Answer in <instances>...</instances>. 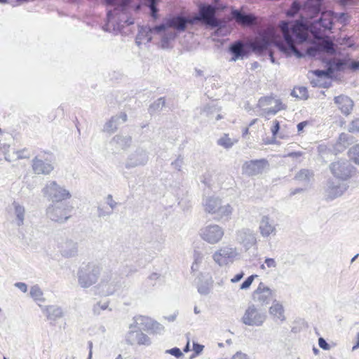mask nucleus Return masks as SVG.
Masks as SVG:
<instances>
[{
  "label": "nucleus",
  "instance_id": "obj_53",
  "mask_svg": "<svg viewBox=\"0 0 359 359\" xmlns=\"http://www.w3.org/2000/svg\"><path fill=\"white\" fill-rule=\"evenodd\" d=\"M311 73L316 76L318 78H323V77H327L330 78V74H328V70L327 68L325 70H320V69H316L314 71H312Z\"/></svg>",
  "mask_w": 359,
  "mask_h": 359
},
{
  "label": "nucleus",
  "instance_id": "obj_54",
  "mask_svg": "<svg viewBox=\"0 0 359 359\" xmlns=\"http://www.w3.org/2000/svg\"><path fill=\"white\" fill-rule=\"evenodd\" d=\"M348 131L351 133H359V118L353 120L348 126Z\"/></svg>",
  "mask_w": 359,
  "mask_h": 359
},
{
  "label": "nucleus",
  "instance_id": "obj_39",
  "mask_svg": "<svg viewBox=\"0 0 359 359\" xmlns=\"http://www.w3.org/2000/svg\"><path fill=\"white\" fill-rule=\"evenodd\" d=\"M313 177V172L308 169L300 170L295 175V179L305 184H309Z\"/></svg>",
  "mask_w": 359,
  "mask_h": 359
},
{
  "label": "nucleus",
  "instance_id": "obj_63",
  "mask_svg": "<svg viewBox=\"0 0 359 359\" xmlns=\"http://www.w3.org/2000/svg\"><path fill=\"white\" fill-rule=\"evenodd\" d=\"M280 130V123L278 121H273V127L271 128V133L273 134V135H276V134L278 133Z\"/></svg>",
  "mask_w": 359,
  "mask_h": 359
},
{
  "label": "nucleus",
  "instance_id": "obj_48",
  "mask_svg": "<svg viewBox=\"0 0 359 359\" xmlns=\"http://www.w3.org/2000/svg\"><path fill=\"white\" fill-rule=\"evenodd\" d=\"M164 330V327L160 324L159 323L154 321L152 320L151 326L149 327L148 331L156 333V334H160Z\"/></svg>",
  "mask_w": 359,
  "mask_h": 359
},
{
  "label": "nucleus",
  "instance_id": "obj_20",
  "mask_svg": "<svg viewBox=\"0 0 359 359\" xmlns=\"http://www.w3.org/2000/svg\"><path fill=\"white\" fill-rule=\"evenodd\" d=\"M231 17L242 26H252L257 24V18L251 14L242 12L238 9L232 8Z\"/></svg>",
  "mask_w": 359,
  "mask_h": 359
},
{
  "label": "nucleus",
  "instance_id": "obj_26",
  "mask_svg": "<svg viewBox=\"0 0 359 359\" xmlns=\"http://www.w3.org/2000/svg\"><path fill=\"white\" fill-rule=\"evenodd\" d=\"M334 102L337 104L341 111L345 115H348L353 107V100L348 96L344 95L335 97Z\"/></svg>",
  "mask_w": 359,
  "mask_h": 359
},
{
  "label": "nucleus",
  "instance_id": "obj_34",
  "mask_svg": "<svg viewBox=\"0 0 359 359\" xmlns=\"http://www.w3.org/2000/svg\"><path fill=\"white\" fill-rule=\"evenodd\" d=\"M31 154L29 151L25 148L20 150H13L11 154L7 155L6 161L12 162L20 159L29 158Z\"/></svg>",
  "mask_w": 359,
  "mask_h": 359
},
{
  "label": "nucleus",
  "instance_id": "obj_24",
  "mask_svg": "<svg viewBox=\"0 0 359 359\" xmlns=\"http://www.w3.org/2000/svg\"><path fill=\"white\" fill-rule=\"evenodd\" d=\"M58 248L64 257H73L77 255L78 244L72 240L66 239L59 243Z\"/></svg>",
  "mask_w": 359,
  "mask_h": 359
},
{
  "label": "nucleus",
  "instance_id": "obj_6",
  "mask_svg": "<svg viewBox=\"0 0 359 359\" xmlns=\"http://www.w3.org/2000/svg\"><path fill=\"white\" fill-rule=\"evenodd\" d=\"M42 194L53 203L62 202L71 198L70 192L63 187L59 185L55 181H49L42 189Z\"/></svg>",
  "mask_w": 359,
  "mask_h": 359
},
{
  "label": "nucleus",
  "instance_id": "obj_15",
  "mask_svg": "<svg viewBox=\"0 0 359 359\" xmlns=\"http://www.w3.org/2000/svg\"><path fill=\"white\" fill-rule=\"evenodd\" d=\"M148 160L149 156L147 151L142 148H137L133 153L128 156L125 165L128 169L144 165Z\"/></svg>",
  "mask_w": 359,
  "mask_h": 359
},
{
  "label": "nucleus",
  "instance_id": "obj_52",
  "mask_svg": "<svg viewBox=\"0 0 359 359\" xmlns=\"http://www.w3.org/2000/svg\"><path fill=\"white\" fill-rule=\"evenodd\" d=\"M273 98L271 97H261L258 101V106L263 107L272 104Z\"/></svg>",
  "mask_w": 359,
  "mask_h": 359
},
{
  "label": "nucleus",
  "instance_id": "obj_57",
  "mask_svg": "<svg viewBox=\"0 0 359 359\" xmlns=\"http://www.w3.org/2000/svg\"><path fill=\"white\" fill-rule=\"evenodd\" d=\"M318 345L323 350L327 351L330 349V344L323 337L318 339Z\"/></svg>",
  "mask_w": 359,
  "mask_h": 359
},
{
  "label": "nucleus",
  "instance_id": "obj_10",
  "mask_svg": "<svg viewBox=\"0 0 359 359\" xmlns=\"http://www.w3.org/2000/svg\"><path fill=\"white\" fill-rule=\"evenodd\" d=\"M238 256L236 248L224 246L217 250L212 255L213 260L220 266L233 263Z\"/></svg>",
  "mask_w": 359,
  "mask_h": 359
},
{
  "label": "nucleus",
  "instance_id": "obj_19",
  "mask_svg": "<svg viewBox=\"0 0 359 359\" xmlns=\"http://www.w3.org/2000/svg\"><path fill=\"white\" fill-rule=\"evenodd\" d=\"M272 290L261 282L257 288L252 293V299L255 302L262 305L269 304L271 300Z\"/></svg>",
  "mask_w": 359,
  "mask_h": 359
},
{
  "label": "nucleus",
  "instance_id": "obj_44",
  "mask_svg": "<svg viewBox=\"0 0 359 359\" xmlns=\"http://www.w3.org/2000/svg\"><path fill=\"white\" fill-rule=\"evenodd\" d=\"M219 111V109L213 103L208 104L205 106L202 110V114H204L205 116L211 118H212L214 114L217 113Z\"/></svg>",
  "mask_w": 359,
  "mask_h": 359
},
{
  "label": "nucleus",
  "instance_id": "obj_11",
  "mask_svg": "<svg viewBox=\"0 0 359 359\" xmlns=\"http://www.w3.org/2000/svg\"><path fill=\"white\" fill-rule=\"evenodd\" d=\"M201 238L210 244H216L219 243L223 236L224 229L217 224H209L200 230Z\"/></svg>",
  "mask_w": 359,
  "mask_h": 359
},
{
  "label": "nucleus",
  "instance_id": "obj_13",
  "mask_svg": "<svg viewBox=\"0 0 359 359\" xmlns=\"http://www.w3.org/2000/svg\"><path fill=\"white\" fill-rule=\"evenodd\" d=\"M249 41H250L244 43L243 41L238 40L230 44L229 52L232 57L229 59V62H236L248 57L249 52L251 50L248 45Z\"/></svg>",
  "mask_w": 359,
  "mask_h": 359
},
{
  "label": "nucleus",
  "instance_id": "obj_47",
  "mask_svg": "<svg viewBox=\"0 0 359 359\" xmlns=\"http://www.w3.org/2000/svg\"><path fill=\"white\" fill-rule=\"evenodd\" d=\"M212 287V281L207 280L204 283H201L198 286V292L203 295H207L210 293Z\"/></svg>",
  "mask_w": 359,
  "mask_h": 359
},
{
  "label": "nucleus",
  "instance_id": "obj_14",
  "mask_svg": "<svg viewBox=\"0 0 359 359\" xmlns=\"http://www.w3.org/2000/svg\"><path fill=\"white\" fill-rule=\"evenodd\" d=\"M165 29V25H164V23L154 26V27L140 26L138 34L135 39L136 43L140 46L143 41H145L147 43L150 42L152 39L151 34L153 33H161Z\"/></svg>",
  "mask_w": 359,
  "mask_h": 359
},
{
  "label": "nucleus",
  "instance_id": "obj_7",
  "mask_svg": "<svg viewBox=\"0 0 359 359\" xmlns=\"http://www.w3.org/2000/svg\"><path fill=\"white\" fill-rule=\"evenodd\" d=\"M73 207L65 202L53 203L46 210L47 216L54 222H65L71 217Z\"/></svg>",
  "mask_w": 359,
  "mask_h": 359
},
{
  "label": "nucleus",
  "instance_id": "obj_41",
  "mask_svg": "<svg viewBox=\"0 0 359 359\" xmlns=\"http://www.w3.org/2000/svg\"><path fill=\"white\" fill-rule=\"evenodd\" d=\"M165 104V97H160L157 99L154 102L150 104L148 111L150 114L156 111H158L163 109Z\"/></svg>",
  "mask_w": 359,
  "mask_h": 359
},
{
  "label": "nucleus",
  "instance_id": "obj_42",
  "mask_svg": "<svg viewBox=\"0 0 359 359\" xmlns=\"http://www.w3.org/2000/svg\"><path fill=\"white\" fill-rule=\"evenodd\" d=\"M291 95L302 100H306L309 97L307 88L304 86L294 88L291 93Z\"/></svg>",
  "mask_w": 359,
  "mask_h": 359
},
{
  "label": "nucleus",
  "instance_id": "obj_50",
  "mask_svg": "<svg viewBox=\"0 0 359 359\" xmlns=\"http://www.w3.org/2000/svg\"><path fill=\"white\" fill-rule=\"evenodd\" d=\"M217 144L226 149H229L233 146V142L227 135H224L223 137L219 138L217 140Z\"/></svg>",
  "mask_w": 359,
  "mask_h": 359
},
{
  "label": "nucleus",
  "instance_id": "obj_22",
  "mask_svg": "<svg viewBox=\"0 0 359 359\" xmlns=\"http://www.w3.org/2000/svg\"><path fill=\"white\" fill-rule=\"evenodd\" d=\"M237 240L243 245L246 250L250 249L257 242L255 233L249 229H243L238 231Z\"/></svg>",
  "mask_w": 359,
  "mask_h": 359
},
{
  "label": "nucleus",
  "instance_id": "obj_5",
  "mask_svg": "<svg viewBox=\"0 0 359 359\" xmlns=\"http://www.w3.org/2000/svg\"><path fill=\"white\" fill-rule=\"evenodd\" d=\"M102 267L100 264L90 262L81 267L78 271V281L83 288H88L95 284L100 275Z\"/></svg>",
  "mask_w": 359,
  "mask_h": 359
},
{
  "label": "nucleus",
  "instance_id": "obj_35",
  "mask_svg": "<svg viewBox=\"0 0 359 359\" xmlns=\"http://www.w3.org/2000/svg\"><path fill=\"white\" fill-rule=\"evenodd\" d=\"M132 142V138L130 136H122L117 135L114 136L111 140V143L116 145L117 147L126 149L128 148Z\"/></svg>",
  "mask_w": 359,
  "mask_h": 359
},
{
  "label": "nucleus",
  "instance_id": "obj_60",
  "mask_svg": "<svg viewBox=\"0 0 359 359\" xmlns=\"http://www.w3.org/2000/svg\"><path fill=\"white\" fill-rule=\"evenodd\" d=\"M107 203L110 206L111 209H114L117 205V203L113 200L112 195L111 194H109L107 196Z\"/></svg>",
  "mask_w": 359,
  "mask_h": 359
},
{
  "label": "nucleus",
  "instance_id": "obj_38",
  "mask_svg": "<svg viewBox=\"0 0 359 359\" xmlns=\"http://www.w3.org/2000/svg\"><path fill=\"white\" fill-rule=\"evenodd\" d=\"M100 287L101 288L102 294L108 296L114 294L116 290V284H114V280L110 281L109 283L102 280L100 284Z\"/></svg>",
  "mask_w": 359,
  "mask_h": 359
},
{
  "label": "nucleus",
  "instance_id": "obj_3",
  "mask_svg": "<svg viewBox=\"0 0 359 359\" xmlns=\"http://www.w3.org/2000/svg\"><path fill=\"white\" fill-rule=\"evenodd\" d=\"M225 6L201 4L198 5V11L192 15L191 25L201 23L207 27L217 25L218 20L216 17L217 11H224Z\"/></svg>",
  "mask_w": 359,
  "mask_h": 359
},
{
  "label": "nucleus",
  "instance_id": "obj_46",
  "mask_svg": "<svg viewBox=\"0 0 359 359\" xmlns=\"http://www.w3.org/2000/svg\"><path fill=\"white\" fill-rule=\"evenodd\" d=\"M348 156L355 163L359 165V144L349 149Z\"/></svg>",
  "mask_w": 359,
  "mask_h": 359
},
{
  "label": "nucleus",
  "instance_id": "obj_21",
  "mask_svg": "<svg viewBox=\"0 0 359 359\" xmlns=\"http://www.w3.org/2000/svg\"><path fill=\"white\" fill-rule=\"evenodd\" d=\"M126 343L130 345L138 344L149 346L151 344L149 337L140 330H130L126 334Z\"/></svg>",
  "mask_w": 359,
  "mask_h": 359
},
{
  "label": "nucleus",
  "instance_id": "obj_43",
  "mask_svg": "<svg viewBox=\"0 0 359 359\" xmlns=\"http://www.w3.org/2000/svg\"><path fill=\"white\" fill-rule=\"evenodd\" d=\"M158 0H143V4L150 10V15L154 18H157L158 9L156 7Z\"/></svg>",
  "mask_w": 359,
  "mask_h": 359
},
{
  "label": "nucleus",
  "instance_id": "obj_37",
  "mask_svg": "<svg viewBox=\"0 0 359 359\" xmlns=\"http://www.w3.org/2000/svg\"><path fill=\"white\" fill-rule=\"evenodd\" d=\"M269 313L271 315L275 316L281 321H283L285 319L284 316L283 306L276 300L273 302V304L269 309Z\"/></svg>",
  "mask_w": 359,
  "mask_h": 359
},
{
  "label": "nucleus",
  "instance_id": "obj_61",
  "mask_svg": "<svg viewBox=\"0 0 359 359\" xmlns=\"http://www.w3.org/2000/svg\"><path fill=\"white\" fill-rule=\"evenodd\" d=\"M14 285L24 293L27 292V285L25 283L17 282Z\"/></svg>",
  "mask_w": 359,
  "mask_h": 359
},
{
  "label": "nucleus",
  "instance_id": "obj_56",
  "mask_svg": "<svg viewBox=\"0 0 359 359\" xmlns=\"http://www.w3.org/2000/svg\"><path fill=\"white\" fill-rule=\"evenodd\" d=\"M165 353L171 354L172 355H174L176 358H180V356H182L183 355L181 350L177 347H175V348L166 350Z\"/></svg>",
  "mask_w": 359,
  "mask_h": 359
},
{
  "label": "nucleus",
  "instance_id": "obj_1",
  "mask_svg": "<svg viewBox=\"0 0 359 359\" xmlns=\"http://www.w3.org/2000/svg\"><path fill=\"white\" fill-rule=\"evenodd\" d=\"M306 19L302 17L300 20L281 21L279 29L281 34L276 31L259 34L250 40L248 45L251 51L258 55L269 53L272 63L275 59L271 48L274 46L281 52L297 58L305 55L314 57L325 51H334L332 44H322L318 41H311L309 35L304 31Z\"/></svg>",
  "mask_w": 359,
  "mask_h": 359
},
{
  "label": "nucleus",
  "instance_id": "obj_4",
  "mask_svg": "<svg viewBox=\"0 0 359 359\" xmlns=\"http://www.w3.org/2000/svg\"><path fill=\"white\" fill-rule=\"evenodd\" d=\"M202 205L205 212L214 215L216 219L228 220L232 214L233 208L229 204H223L218 197L208 196L203 198Z\"/></svg>",
  "mask_w": 359,
  "mask_h": 359
},
{
  "label": "nucleus",
  "instance_id": "obj_18",
  "mask_svg": "<svg viewBox=\"0 0 359 359\" xmlns=\"http://www.w3.org/2000/svg\"><path fill=\"white\" fill-rule=\"evenodd\" d=\"M267 165L268 162L264 159L246 161L243 165V172L248 176L257 175L263 172Z\"/></svg>",
  "mask_w": 359,
  "mask_h": 359
},
{
  "label": "nucleus",
  "instance_id": "obj_55",
  "mask_svg": "<svg viewBox=\"0 0 359 359\" xmlns=\"http://www.w3.org/2000/svg\"><path fill=\"white\" fill-rule=\"evenodd\" d=\"M171 165L175 169L180 171L183 165V158L181 156H179L177 158L171 163Z\"/></svg>",
  "mask_w": 359,
  "mask_h": 359
},
{
  "label": "nucleus",
  "instance_id": "obj_33",
  "mask_svg": "<svg viewBox=\"0 0 359 359\" xmlns=\"http://www.w3.org/2000/svg\"><path fill=\"white\" fill-rule=\"evenodd\" d=\"M347 62L342 59H334L327 62L328 74L332 76L335 72L341 71L346 67Z\"/></svg>",
  "mask_w": 359,
  "mask_h": 359
},
{
  "label": "nucleus",
  "instance_id": "obj_36",
  "mask_svg": "<svg viewBox=\"0 0 359 359\" xmlns=\"http://www.w3.org/2000/svg\"><path fill=\"white\" fill-rule=\"evenodd\" d=\"M210 28L215 29V35L226 36L230 32V28L227 26V21L224 19H219L217 25Z\"/></svg>",
  "mask_w": 359,
  "mask_h": 359
},
{
  "label": "nucleus",
  "instance_id": "obj_30",
  "mask_svg": "<svg viewBox=\"0 0 359 359\" xmlns=\"http://www.w3.org/2000/svg\"><path fill=\"white\" fill-rule=\"evenodd\" d=\"M332 15L333 13L330 11L321 13V16L316 22V25H318L320 27L323 28V31L330 30L333 25Z\"/></svg>",
  "mask_w": 359,
  "mask_h": 359
},
{
  "label": "nucleus",
  "instance_id": "obj_16",
  "mask_svg": "<svg viewBox=\"0 0 359 359\" xmlns=\"http://www.w3.org/2000/svg\"><path fill=\"white\" fill-rule=\"evenodd\" d=\"M191 20L192 16L185 17L179 14L168 19L164 25L165 28H173L176 32H180L186 30L188 25H191Z\"/></svg>",
  "mask_w": 359,
  "mask_h": 359
},
{
  "label": "nucleus",
  "instance_id": "obj_12",
  "mask_svg": "<svg viewBox=\"0 0 359 359\" xmlns=\"http://www.w3.org/2000/svg\"><path fill=\"white\" fill-rule=\"evenodd\" d=\"M46 153L36 156L32 161V168L36 175H49L54 169L51 161L45 158Z\"/></svg>",
  "mask_w": 359,
  "mask_h": 359
},
{
  "label": "nucleus",
  "instance_id": "obj_17",
  "mask_svg": "<svg viewBox=\"0 0 359 359\" xmlns=\"http://www.w3.org/2000/svg\"><path fill=\"white\" fill-rule=\"evenodd\" d=\"M276 226L277 224L273 219L269 215H263L259 224V230L261 236L264 238L276 236L277 233Z\"/></svg>",
  "mask_w": 359,
  "mask_h": 359
},
{
  "label": "nucleus",
  "instance_id": "obj_40",
  "mask_svg": "<svg viewBox=\"0 0 359 359\" xmlns=\"http://www.w3.org/2000/svg\"><path fill=\"white\" fill-rule=\"evenodd\" d=\"M30 297L34 301L44 302L43 293L38 285H34L31 287L29 291Z\"/></svg>",
  "mask_w": 359,
  "mask_h": 359
},
{
  "label": "nucleus",
  "instance_id": "obj_45",
  "mask_svg": "<svg viewBox=\"0 0 359 359\" xmlns=\"http://www.w3.org/2000/svg\"><path fill=\"white\" fill-rule=\"evenodd\" d=\"M118 117L112 116L111 119L106 123L104 130L109 133H114L117 129Z\"/></svg>",
  "mask_w": 359,
  "mask_h": 359
},
{
  "label": "nucleus",
  "instance_id": "obj_29",
  "mask_svg": "<svg viewBox=\"0 0 359 359\" xmlns=\"http://www.w3.org/2000/svg\"><path fill=\"white\" fill-rule=\"evenodd\" d=\"M43 312L46 316L48 320L53 321L61 318L64 315L62 308L55 305L44 306Z\"/></svg>",
  "mask_w": 359,
  "mask_h": 359
},
{
  "label": "nucleus",
  "instance_id": "obj_9",
  "mask_svg": "<svg viewBox=\"0 0 359 359\" xmlns=\"http://www.w3.org/2000/svg\"><path fill=\"white\" fill-rule=\"evenodd\" d=\"M330 170L335 177L341 180H346L352 176L354 167L349 161L341 159L332 163L330 165Z\"/></svg>",
  "mask_w": 359,
  "mask_h": 359
},
{
  "label": "nucleus",
  "instance_id": "obj_25",
  "mask_svg": "<svg viewBox=\"0 0 359 359\" xmlns=\"http://www.w3.org/2000/svg\"><path fill=\"white\" fill-rule=\"evenodd\" d=\"M323 0H308L304 9L306 13V18H314L318 14L322 12Z\"/></svg>",
  "mask_w": 359,
  "mask_h": 359
},
{
  "label": "nucleus",
  "instance_id": "obj_31",
  "mask_svg": "<svg viewBox=\"0 0 359 359\" xmlns=\"http://www.w3.org/2000/svg\"><path fill=\"white\" fill-rule=\"evenodd\" d=\"M133 320L134 323L130 324V329L137 327L139 330L142 329L148 331L149 327L151 326L152 319L147 316H138L134 317Z\"/></svg>",
  "mask_w": 359,
  "mask_h": 359
},
{
  "label": "nucleus",
  "instance_id": "obj_59",
  "mask_svg": "<svg viewBox=\"0 0 359 359\" xmlns=\"http://www.w3.org/2000/svg\"><path fill=\"white\" fill-rule=\"evenodd\" d=\"M264 264L268 268H276L277 266L276 262L273 258H266Z\"/></svg>",
  "mask_w": 359,
  "mask_h": 359
},
{
  "label": "nucleus",
  "instance_id": "obj_2",
  "mask_svg": "<svg viewBox=\"0 0 359 359\" xmlns=\"http://www.w3.org/2000/svg\"><path fill=\"white\" fill-rule=\"evenodd\" d=\"M104 2L113 6L107 15V22L103 26L105 32H111L116 35L121 32L124 25H130L134 20L128 14L133 0H104Z\"/></svg>",
  "mask_w": 359,
  "mask_h": 359
},
{
  "label": "nucleus",
  "instance_id": "obj_62",
  "mask_svg": "<svg viewBox=\"0 0 359 359\" xmlns=\"http://www.w3.org/2000/svg\"><path fill=\"white\" fill-rule=\"evenodd\" d=\"M231 359H249V358L247 354L238 351L233 355Z\"/></svg>",
  "mask_w": 359,
  "mask_h": 359
},
{
  "label": "nucleus",
  "instance_id": "obj_49",
  "mask_svg": "<svg viewBox=\"0 0 359 359\" xmlns=\"http://www.w3.org/2000/svg\"><path fill=\"white\" fill-rule=\"evenodd\" d=\"M108 306H109L108 302H97V304H95L93 306V313L96 316L100 315L101 311L107 309L108 308Z\"/></svg>",
  "mask_w": 359,
  "mask_h": 359
},
{
  "label": "nucleus",
  "instance_id": "obj_23",
  "mask_svg": "<svg viewBox=\"0 0 359 359\" xmlns=\"http://www.w3.org/2000/svg\"><path fill=\"white\" fill-rule=\"evenodd\" d=\"M348 187V186L345 183L329 180L326 189L327 196L331 200L334 199L341 196L347 190Z\"/></svg>",
  "mask_w": 359,
  "mask_h": 359
},
{
  "label": "nucleus",
  "instance_id": "obj_32",
  "mask_svg": "<svg viewBox=\"0 0 359 359\" xmlns=\"http://www.w3.org/2000/svg\"><path fill=\"white\" fill-rule=\"evenodd\" d=\"M161 32H163V34L161 37V46L163 49H168L170 48V43L177 37V33L174 30L168 29V28H165Z\"/></svg>",
  "mask_w": 359,
  "mask_h": 359
},
{
  "label": "nucleus",
  "instance_id": "obj_28",
  "mask_svg": "<svg viewBox=\"0 0 359 359\" xmlns=\"http://www.w3.org/2000/svg\"><path fill=\"white\" fill-rule=\"evenodd\" d=\"M354 140L355 138L351 135L342 133L339 136L337 142L334 144V150L337 152H341L353 143Z\"/></svg>",
  "mask_w": 359,
  "mask_h": 359
},
{
  "label": "nucleus",
  "instance_id": "obj_27",
  "mask_svg": "<svg viewBox=\"0 0 359 359\" xmlns=\"http://www.w3.org/2000/svg\"><path fill=\"white\" fill-rule=\"evenodd\" d=\"M13 219L12 222L18 226H21L24 224L25 217V209L23 205H20L18 202L13 201L12 203Z\"/></svg>",
  "mask_w": 359,
  "mask_h": 359
},
{
  "label": "nucleus",
  "instance_id": "obj_58",
  "mask_svg": "<svg viewBox=\"0 0 359 359\" xmlns=\"http://www.w3.org/2000/svg\"><path fill=\"white\" fill-rule=\"evenodd\" d=\"M347 65L346 67H348L350 69L356 71L359 70V61H346Z\"/></svg>",
  "mask_w": 359,
  "mask_h": 359
},
{
  "label": "nucleus",
  "instance_id": "obj_64",
  "mask_svg": "<svg viewBox=\"0 0 359 359\" xmlns=\"http://www.w3.org/2000/svg\"><path fill=\"white\" fill-rule=\"evenodd\" d=\"M203 348H204V346L199 344L194 343V346H193L194 351L197 355L200 354L202 352Z\"/></svg>",
  "mask_w": 359,
  "mask_h": 359
},
{
  "label": "nucleus",
  "instance_id": "obj_51",
  "mask_svg": "<svg viewBox=\"0 0 359 359\" xmlns=\"http://www.w3.org/2000/svg\"><path fill=\"white\" fill-rule=\"evenodd\" d=\"M257 277V275H251V276H248L240 285V289L243 290H248L252 285L255 278Z\"/></svg>",
  "mask_w": 359,
  "mask_h": 359
},
{
  "label": "nucleus",
  "instance_id": "obj_8",
  "mask_svg": "<svg viewBox=\"0 0 359 359\" xmlns=\"http://www.w3.org/2000/svg\"><path fill=\"white\" fill-rule=\"evenodd\" d=\"M266 318L264 311L257 309L255 305L250 304L246 309L241 320L246 325L259 327L263 325Z\"/></svg>",
  "mask_w": 359,
  "mask_h": 359
}]
</instances>
